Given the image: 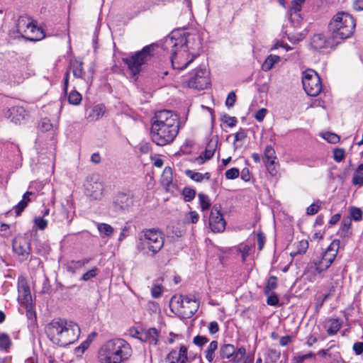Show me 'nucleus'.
<instances>
[{
  "label": "nucleus",
  "mask_w": 363,
  "mask_h": 363,
  "mask_svg": "<svg viewBox=\"0 0 363 363\" xmlns=\"http://www.w3.org/2000/svg\"><path fill=\"white\" fill-rule=\"evenodd\" d=\"M186 300L183 313L190 318L198 311L199 303L194 296H186Z\"/></svg>",
  "instance_id": "nucleus-20"
},
{
  "label": "nucleus",
  "mask_w": 363,
  "mask_h": 363,
  "mask_svg": "<svg viewBox=\"0 0 363 363\" xmlns=\"http://www.w3.org/2000/svg\"><path fill=\"white\" fill-rule=\"evenodd\" d=\"M218 347V342L217 340L211 341L208 345L207 348L203 351L205 359L209 362L212 363L216 357V352Z\"/></svg>",
  "instance_id": "nucleus-27"
},
{
  "label": "nucleus",
  "mask_w": 363,
  "mask_h": 363,
  "mask_svg": "<svg viewBox=\"0 0 363 363\" xmlns=\"http://www.w3.org/2000/svg\"><path fill=\"white\" fill-rule=\"evenodd\" d=\"M133 204V196L131 194L119 192L116 195L113 202L115 211H122L128 209Z\"/></svg>",
  "instance_id": "nucleus-15"
},
{
  "label": "nucleus",
  "mask_w": 363,
  "mask_h": 363,
  "mask_svg": "<svg viewBox=\"0 0 363 363\" xmlns=\"http://www.w3.org/2000/svg\"><path fill=\"white\" fill-rule=\"evenodd\" d=\"M166 359L169 363H180L179 354L176 350H171L167 355Z\"/></svg>",
  "instance_id": "nucleus-49"
},
{
  "label": "nucleus",
  "mask_w": 363,
  "mask_h": 363,
  "mask_svg": "<svg viewBox=\"0 0 363 363\" xmlns=\"http://www.w3.org/2000/svg\"><path fill=\"white\" fill-rule=\"evenodd\" d=\"M185 174L187 177L191 178L192 180L196 182H201L203 179V174L199 172H194L190 169H187L185 171Z\"/></svg>",
  "instance_id": "nucleus-48"
},
{
  "label": "nucleus",
  "mask_w": 363,
  "mask_h": 363,
  "mask_svg": "<svg viewBox=\"0 0 363 363\" xmlns=\"http://www.w3.org/2000/svg\"><path fill=\"white\" fill-rule=\"evenodd\" d=\"M103 184L97 174L89 176L84 184V193L92 200H100L103 195Z\"/></svg>",
  "instance_id": "nucleus-9"
},
{
  "label": "nucleus",
  "mask_w": 363,
  "mask_h": 363,
  "mask_svg": "<svg viewBox=\"0 0 363 363\" xmlns=\"http://www.w3.org/2000/svg\"><path fill=\"white\" fill-rule=\"evenodd\" d=\"M132 354L130 345L123 339L117 338L106 342L98 353L101 363H122Z\"/></svg>",
  "instance_id": "nucleus-3"
},
{
  "label": "nucleus",
  "mask_w": 363,
  "mask_h": 363,
  "mask_svg": "<svg viewBox=\"0 0 363 363\" xmlns=\"http://www.w3.org/2000/svg\"><path fill=\"white\" fill-rule=\"evenodd\" d=\"M152 49V45H146L131 56L123 58V61L133 77L136 76L142 70L143 66L150 60Z\"/></svg>",
  "instance_id": "nucleus-7"
},
{
  "label": "nucleus",
  "mask_w": 363,
  "mask_h": 363,
  "mask_svg": "<svg viewBox=\"0 0 363 363\" xmlns=\"http://www.w3.org/2000/svg\"><path fill=\"white\" fill-rule=\"evenodd\" d=\"M30 33L33 35L28 36V38L31 40H38L45 38V34L42 28L37 27L31 21L28 27V33Z\"/></svg>",
  "instance_id": "nucleus-28"
},
{
  "label": "nucleus",
  "mask_w": 363,
  "mask_h": 363,
  "mask_svg": "<svg viewBox=\"0 0 363 363\" xmlns=\"http://www.w3.org/2000/svg\"><path fill=\"white\" fill-rule=\"evenodd\" d=\"M268 296L267 303L269 306H276L279 304V298L275 294H269L267 295Z\"/></svg>",
  "instance_id": "nucleus-56"
},
{
  "label": "nucleus",
  "mask_w": 363,
  "mask_h": 363,
  "mask_svg": "<svg viewBox=\"0 0 363 363\" xmlns=\"http://www.w3.org/2000/svg\"><path fill=\"white\" fill-rule=\"evenodd\" d=\"M163 292V289L160 285H154L151 289V295L155 298H160Z\"/></svg>",
  "instance_id": "nucleus-53"
},
{
  "label": "nucleus",
  "mask_w": 363,
  "mask_h": 363,
  "mask_svg": "<svg viewBox=\"0 0 363 363\" xmlns=\"http://www.w3.org/2000/svg\"><path fill=\"white\" fill-rule=\"evenodd\" d=\"M97 229L100 234L104 236H110L113 233V227L107 223H98Z\"/></svg>",
  "instance_id": "nucleus-35"
},
{
  "label": "nucleus",
  "mask_w": 363,
  "mask_h": 363,
  "mask_svg": "<svg viewBox=\"0 0 363 363\" xmlns=\"http://www.w3.org/2000/svg\"><path fill=\"white\" fill-rule=\"evenodd\" d=\"M235 347L232 344H224L220 346L219 353L223 359H228L230 362L235 355Z\"/></svg>",
  "instance_id": "nucleus-26"
},
{
  "label": "nucleus",
  "mask_w": 363,
  "mask_h": 363,
  "mask_svg": "<svg viewBox=\"0 0 363 363\" xmlns=\"http://www.w3.org/2000/svg\"><path fill=\"white\" fill-rule=\"evenodd\" d=\"M236 95L235 92L231 91L228 94L226 101H225V105L228 107H232L235 102Z\"/></svg>",
  "instance_id": "nucleus-58"
},
{
  "label": "nucleus",
  "mask_w": 363,
  "mask_h": 363,
  "mask_svg": "<svg viewBox=\"0 0 363 363\" xmlns=\"http://www.w3.org/2000/svg\"><path fill=\"white\" fill-rule=\"evenodd\" d=\"M279 60V57L277 55H269L263 62L262 68L264 71L270 70L274 65Z\"/></svg>",
  "instance_id": "nucleus-33"
},
{
  "label": "nucleus",
  "mask_w": 363,
  "mask_h": 363,
  "mask_svg": "<svg viewBox=\"0 0 363 363\" xmlns=\"http://www.w3.org/2000/svg\"><path fill=\"white\" fill-rule=\"evenodd\" d=\"M277 278L275 276H271L267 281L264 289L265 295H269L273 290L277 287Z\"/></svg>",
  "instance_id": "nucleus-32"
},
{
  "label": "nucleus",
  "mask_w": 363,
  "mask_h": 363,
  "mask_svg": "<svg viewBox=\"0 0 363 363\" xmlns=\"http://www.w3.org/2000/svg\"><path fill=\"white\" fill-rule=\"evenodd\" d=\"M267 113V110L264 108H262L255 113V118L257 121L261 122L266 116Z\"/></svg>",
  "instance_id": "nucleus-60"
},
{
  "label": "nucleus",
  "mask_w": 363,
  "mask_h": 363,
  "mask_svg": "<svg viewBox=\"0 0 363 363\" xmlns=\"http://www.w3.org/2000/svg\"><path fill=\"white\" fill-rule=\"evenodd\" d=\"M182 195L185 201L193 200L196 196V191L189 187H185L182 191Z\"/></svg>",
  "instance_id": "nucleus-46"
},
{
  "label": "nucleus",
  "mask_w": 363,
  "mask_h": 363,
  "mask_svg": "<svg viewBox=\"0 0 363 363\" xmlns=\"http://www.w3.org/2000/svg\"><path fill=\"white\" fill-rule=\"evenodd\" d=\"M351 218L356 221H360L362 218V211L359 208L352 206L350 208Z\"/></svg>",
  "instance_id": "nucleus-38"
},
{
  "label": "nucleus",
  "mask_w": 363,
  "mask_h": 363,
  "mask_svg": "<svg viewBox=\"0 0 363 363\" xmlns=\"http://www.w3.org/2000/svg\"><path fill=\"white\" fill-rule=\"evenodd\" d=\"M257 241L258 245L259 250H262L265 243V236L262 232H259L257 234Z\"/></svg>",
  "instance_id": "nucleus-59"
},
{
  "label": "nucleus",
  "mask_w": 363,
  "mask_h": 363,
  "mask_svg": "<svg viewBox=\"0 0 363 363\" xmlns=\"http://www.w3.org/2000/svg\"><path fill=\"white\" fill-rule=\"evenodd\" d=\"M164 234L157 228L143 230L136 240V249L145 257H154L163 248Z\"/></svg>",
  "instance_id": "nucleus-4"
},
{
  "label": "nucleus",
  "mask_w": 363,
  "mask_h": 363,
  "mask_svg": "<svg viewBox=\"0 0 363 363\" xmlns=\"http://www.w3.org/2000/svg\"><path fill=\"white\" fill-rule=\"evenodd\" d=\"M208 331L211 335H214L219 331V326L216 321H212L209 323Z\"/></svg>",
  "instance_id": "nucleus-61"
},
{
  "label": "nucleus",
  "mask_w": 363,
  "mask_h": 363,
  "mask_svg": "<svg viewBox=\"0 0 363 363\" xmlns=\"http://www.w3.org/2000/svg\"><path fill=\"white\" fill-rule=\"evenodd\" d=\"M11 345L9 336L6 333L0 334V350H7Z\"/></svg>",
  "instance_id": "nucleus-40"
},
{
  "label": "nucleus",
  "mask_w": 363,
  "mask_h": 363,
  "mask_svg": "<svg viewBox=\"0 0 363 363\" xmlns=\"http://www.w3.org/2000/svg\"><path fill=\"white\" fill-rule=\"evenodd\" d=\"M18 301L21 303H28L31 299L30 287L25 277H19L18 279Z\"/></svg>",
  "instance_id": "nucleus-18"
},
{
  "label": "nucleus",
  "mask_w": 363,
  "mask_h": 363,
  "mask_svg": "<svg viewBox=\"0 0 363 363\" xmlns=\"http://www.w3.org/2000/svg\"><path fill=\"white\" fill-rule=\"evenodd\" d=\"M160 331L155 328H150L141 333L138 337L140 341L156 346L159 342Z\"/></svg>",
  "instance_id": "nucleus-19"
},
{
  "label": "nucleus",
  "mask_w": 363,
  "mask_h": 363,
  "mask_svg": "<svg viewBox=\"0 0 363 363\" xmlns=\"http://www.w3.org/2000/svg\"><path fill=\"white\" fill-rule=\"evenodd\" d=\"M65 319L55 318L48 323L45 328V333L50 340L60 346L61 335L63 331Z\"/></svg>",
  "instance_id": "nucleus-12"
},
{
  "label": "nucleus",
  "mask_w": 363,
  "mask_h": 363,
  "mask_svg": "<svg viewBox=\"0 0 363 363\" xmlns=\"http://www.w3.org/2000/svg\"><path fill=\"white\" fill-rule=\"evenodd\" d=\"M315 358V354L310 352L307 354L297 353L293 358L294 363H303L304 361L308 359H313Z\"/></svg>",
  "instance_id": "nucleus-34"
},
{
  "label": "nucleus",
  "mask_w": 363,
  "mask_h": 363,
  "mask_svg": "<svg viewBox=\"0 0 363 363\" xmlns=\"http://www.w3.org/2000/svg\"><path fill=\"white\" fill-rule=\"evenodd\" d=\"M264 163L265 162H274L277 157L275 156V151L271 145H267L264 150Z\"/></svg>",
  "instance_id": "nucleus-36"
},
{
  "label": "nucleus",
  "mask_w": 363,
  "mask_h": 363,
  "mask_svg": "<svg viewBox=\"0 0 363 363\" xmlns=\"http://www.w3.org/2000/svg\"><path fill=\"white\" fill-rule=\"evenodd\" d=\"M340 241L334 240L320 257L310 262L306 269V279L314 282L318 275L326 271L335 260L340 248Z\"/></svg>",
  "instance_id": "nucleus-5"
},
{
  "label": "nucleus",
  "mask_w": 363,
  "mask_h": 363,
  "mask_svg": "<svg viewBox=\"0 0 363 363\" xmlns=\"http://www.w3.org/2000/svg\"><path fill=\"white\" fill-rule=\"evenodd\" d=\"M208 342V338L205 336L196 335L193 339V343L199 347H202Z\"/></svg>",
  "instance_id": "nucleus-52"
},
{
  "label": "nucleus",
  "mask_w": 363,
  "mask_h": 363,
  "mask_svg": "<svg viewBox=\"0 0 363 363\" xmlns=\"http://www.w3.org/2000/svg\"><path fill=\"white\" fill-rule=\"evenodd\" d=\"M4 116L15 124H20L28 116V111L22 106L15 105L3 111Z\"/></svg>",
  "instance_id": "nucleus-13"
},
{
  "label": "nucleus",
  "mask_w": 363,
  "mask_h": 363,
  "mask_svg": "<svg viewBox=\"0 0 363 363\" xmlns=\"http://www.w3.org/2000/svg\"><path fill=\"white\" fill-rule=\"evenodd\" d=\"M325 328L330 335H333L340 329L342 321L338 318H329L325 323Z\"/></svg>",
  "instance_id": "nucleus-25"
},
{
  "label": "nucleus",
  "mask_w": 363,
  "mask_h": 363,
  "mask_svg": "<svg viewBox=\"0 0 363 363\" xmlns=\"http://www.w3.org/2000/svg\"><path fill=\"white\" fill-rule=\"evenodd\" d=\"M225 221L218 207L214 206L209 217V227L214 233H221L225 228Z\"/></svg>",
  "instance_id": "nucleus-14"
},
{
  "label": "nucleus",
  "mask_w": 363,
  "mask_h": 363,
  "mask_svg": "<svg viewBox=\"0 0 363 363\" xmlns=\"http://www.w3.org/2000/svg\"><path fill=\"white\" fill-rule=\"evenodd\" d=\"M352 349L357 355L363 352V342H357L353 345Z\"/></svg>",
  "instance_id": "nucleus-62"
},
{
  "label": "nucleus",
  "mask_w": 363,
  "mask_h": 363,
  "mask_svg": "<svg viewBox=\"0 0 363 363\" xmlns=\"http://www.w3.org/2000/svg\"><path fill=\"white\" fill-rule=\"evenodd\" d=\"M13 250L21 259H26L30 252V242L23 237H16L13 240Z\"/></svg>",
  "instance_id": "nucleus-16"
},
{
  "label": "nucleus",
  "mask_w": 363,
  "mask_h": 363,
  "mask_svg": "<svg viewBox=\"0 0 363 363\" xmlns=\"http://www.w3.org/2000/svg\"><path fill=\"white\" fill-rule=\"evenodd\" d=\"M304 0H293L291 2V6L289 9L290 20L292 22L298 21L301 18L300 12L302 8V3Z\"/></svg>",
  "instance_id": "nucleus-23"
},
{
  "label": "nucleus",
  "mask_w": 363,
  "mask_h": 363,
  "mask_svg": "<svg viewBox=\"0 0 363 363\" xmlns=\"http://www.w3.org/2000/svg\"><path fill=\"white\" fill-rule=\"evenodd\" d=\"M34 222L40 230H44L48 225V221L41 217L35 218Z\"/></svg>",
  "instance_id": "nucleus-57"
},
{
  "label": "nucleus",
  "mask_w": 363,
  "mask_h": 363,
  "mask_svg": "<svg viewBox=\"0 0 363 363\" xmlns=\"http://www.w3.org/2000/svg\"><path fill=\"white\" fill-rule=\"evenodd\" d=\"M186 296L182 295H174L171 298V303L177 304V307L183 308L186 303Z\"/></svg>",
  "instance_id": "nucleus-47"
},
{
  "label": "nucleus",
  "mask_w": 363,
  "mask_h": 363,
  "mask_svg": "<svg viewBox=\"0 0 363 363\" xmlns=\"http://www.w3.org/2000/svg\"><path fill=\"white\" fill-rule=\"evenodd\" d=\"M239 169L235 167L228 169L225 173V176L228 179H235L239 177Z\"/></svg>",
  "instance_id": "nucleus-50"
},
{
  "label": "nucleus",
  "mask_w": 363,
  "mask_h": 363,
  "mask_svg": "<svg viewBox=\"0 0 363 363\" xmlns=\"http://www.w3.org/2000/svg\"><path fill=\"white\" fill-rule=\"evenodd\" d=\"M202 211L208 210L211 206V202L208 196L204 194L200 193L198 195Z\"/></svg>",
  "instance_id": "nucleus-37"
},
{
  "label": "nucleus",
  "mask_w": 363,
  "mask_h": 363,
  "mask_svg": "<svg viewBox=\"0 0 363 363\" xmlns=\"http://www.w3.org/2000/svg\"><path fill=\"white\" fill-rule=\"evenodd\" d=\"M91 340H86L84 341L79 347L76 348L77 352L84 353V351L89 347Z\"/></svg>",
  "instance_id": "nucleus-64"
},
{
  "label": "nucleus",
  "mask_w": 363,
  "mask_h": 363,
  "mask_svg": "<svg viewBox=\"0 0 363 363\" xmlns=\"http://www.w3.org/2000/svg\"><path fill=\"white\" fill-rule=\"evenodd\" d=\"M323 138L328 140L330 143H336L340 140V138L337 135L333 133H326Z\"/></svg>",
  "instance_id": "nucleus-55"
},
{
  "label": "nucleus",
  "mask_w": 363,
  "mask_h": 363,
  "mask_svg": "<svg viewBox=\"0 0 363 363\" xmlns=\"http://www.w3.org/2000/svg\"><path fill=\"white\" fill-rule=\"evenodd\" d=\"M217 143V140H211L207 144L205 151L201 153L199 157L203 159V157L205 160L211 159L216 150Z\"/></svg>",
  "instance_id": "nucleus-29"
},
{
  "label": "nucleus",
  "mask_w": 363,
  "mask_h": 363,
  "mask_svg": "<svg viewBox=\"0 0 363 363\" xmlns=\"http://www.w3.org/2000/svg\"><path fill=\"white\" fill-rule=\"evenodd\" d=\"M247 137V134L245 131L242 129H240L238 132L235 134V140L234 145L236 142L244 140Z\"/></svg>",
  "instance_id": "nucleus-63"
},
{
  "label": "nucleus",
  "mask_w": 363,
  "mask_h": 363,
  "mask_svg": "<svg viewBox=\"0 0 363 363\" xmlns=\"http://www.w3.org/2000/svg\"><path fill=\"white\" fill-rule=\"evenodd\" d=\"M33 194L32 191H26L23 194L22 200L14 206L15 213L17 216L21 214L28 204L32 201L31 196H33Z\"/></svg>",
  "instance_id": "nucleus-24"
},
{
  "label": "nucleus",
  "mask_w": 363,
  "mask_h": 363,
  "mask_svg": "<svg viewBox=\"0 0 363 363\" xmlns=\"http://www.w3.org/2000/svg\"><path fill=\"white\" fill-rule=\"evenodd\" d=\"M69 69L72 70L74 77L80 78L84 80L86 87L89 88L92 82V77H86L83 70V63L77 60L70 62Z\"/></svg>",
  "instance_id": "nucleus-17"
},
{
  "label": "nucleus",
  "mask_w": 363,
  "mask_h": 363,
  "mask_svg": "<svg viewBox=\"0 0 363 363\" xmlns=\"http://www.w3.org/2000/svg\"><path fill=\"white\" fill-rule=\"evenodd\" d=\"M106 108L103 104H97L93 106L87 112L86 118L89 121H96L101 118L105 113Z\"/></svg>",
  "instance_id": "nucleus-22"
},
{
  "label": "nucleus",
  "mask_w": 363,
  "mask_h": 363,
  "mask_svg": "<svg viewBox=\"0 0 363 363\" xmlns=\"http://www.w3.org/2000/svg\"><path fill=\"white\" fill-rule=\"evenodd\" d=\"M333 158L337 162H341L345 158V150L343 149H335Z\"/></svg>",
  "instance_id": "nucleus-54"
},
{
  "label": "nucleus",
  "mask_w": 363,
  "mask_h": 363,
  "mask_svg": "<svg viewBox=\"0 0 363 363\" xmlns=\"http://www.w3.org/2000/svg\"><path fill=\"white\" fill-rule=\"evenodd\" d=\"M321 203L320 200H317L315 202L313 203L306 208V214L308 216L316 214L320 208Z\"/></svg>",
  "instance_id": "nucleus-43"
},
{
  "label": "nucleus",
  "mask_w": 363,
  "mask_h": 363,
  "mask_svg": "<svg viewBox=\"0 0 363 363\" xmlns=\"http://www.w3.org/2000/svg\"><path fill=\"white\" fill-rule=\"evenodd\" d=\"M99 273V269L96 267H94L90 270L87 271L81 277V279L87 281L89 279L96 277Z\"/></svg>",
  "instance_id": "nucleus-44"
},
{
  "label": "nucleus",
  "mask_w": 363,
  "mask_h": 363,
  "mask_svg": "<svg viewBox=\"0 0 363 363\" xmlns=\"http://www.w3.org/2000/svg\"><path fill=\"white\" fill-rule=\"evenodd\" d=\"M82 99V95L77 91H72L68 96L69 103L73 105L79 104Z\"/></svg>",
  "instance_id": "nucleus-41"
},
{
  "label": "nucleus",
  "mask_w": 363,
  "mask_h": 363,
  "mask_svg": "<svg viewBox=\"0 0 363 363\" xmlns=\"http://www.w3.org/2000/svg\"><path fill=\"white\" fill-rule=\"evenodd\" d=\"M329 30L333 39L338 44L340 40L350 38L354 33L355 23L353 18L345 12H339L330 21Z\"/></svg>",
  "instance_id": "nucleus-6"
},
{
  "label": "nucleus",
  "mask_w": 363,
  "mask_h": 363,
  "mask_svg": "<svg viewBox=\"0 0 363 363\" xmlns=\"http://www.w3.org/2000/svg\"><path fill=\"white\" fill-rule=\"evenodd\" d=\"M302 84L306 93L311 96H318L322 90L320 79L313 69H308L303 72Z\"/></svg>",
  "instance_id": "nucleus-8"
},
{
  "label": "nucleus",
  "mask_w": 363,
  "mask_h": 363,
  "mask_svg": "<svg viewBox=\"0 0 363 363\" xmlns=\"http://www.w3.org/2000/svg\"><path fill=\"white\" fill-rule=\"evenodd\" d=\"M209 75L210 73L206 68H199L189 79L187 85L192 89L203 90L210 84Z\"/></svg>",
  "instance_id": "nucleus-11"
},
{
  "label": "nucleus",
  "mask_w": 363,
  "mask_h": 363,
  "mask_svg": "<svg viewBox=\"0 0 363 363\" xmlns=\"http://www.w3.org/2000/svg\"><path fill=\"white\" fill-rule=\"evenodd\" d=\"M310 45L313 50H318L326 48L330 44L323 34L317 33L311 38Z\"/></svg>",
  "instance_id": "nucleus-21"
},
{
  "label": "nucleus",
  "mask_w": 363,
  "mask_h": 363,
  "mask_svg": "<svg viewBox=\"0 0 363 363\" xmlns=\"http://www.w3.org/2000/svg\"><path fill=\"white\" fill-rule=\"evenodd\" d=\"M246 354V349L245 347L242 346L239 347L237 350H235V355L233 359H230V362L233 363H238L241 361V359L245 357Z\"/></svg>",
  "instance_id": "nucleus-39"
},
{
  "label": "nucleus",
  "mask_w": 363,
  "mask_h": 363,
  "mask_svg": "<svg viewBox=\"0 0 363 363\" xmlns=\"http://www.w3.org/2000/svg\"><path fill=\"white\" fill-rule=\"evenodd\" d=\"M194 39L195 36L182 30H174L164 39L162 48L171 52L173 69L182 70L194 61L196 55L192 51L201 48L200 43H197L196 47L189 45L190 40Z\"/></svg>",
  "instance_id": "nucleus-1"
},
{
  "label": "nucleus",
  "mask_w": 363,
  "mask_h": 363,
  "mask_svg": "<svg viewBox=\"0 0 363 363\" xmlns=\"http://www.w3.org/2000/svg\"><path fill=\"white\" fill-rule=\"evenodd\" d=\"M82 268L79 260H72L67 264L66 269L70 273H75L77 270Z\"/></svg>",
  "instance_id": "nucleus-42"
},
{
  "label": "nucleus",
  "mask_w": 363,
  "mask_h": 363,
  "mask_svg": "<svg viewBox=\"0 0 363 363\" xmlns=\"http://www.w3.org/2000/svg\"><path fill=\"white\" fill-rule=\"evenodd\" d=\"M172 182V171L169 167L164 168L161 177V183L165 186L168 187Z\"/></svg>",
  "instance_id": "nucleus-31"
},
{
  "label": "nucleus",
  "mask_w": 363,
  "mask_h": 363,
  "mask_svg": "<svg viewBox=\"0 0 363 363\" xmlns=\"http://www.w3.org/2000/svg\"><path fill=\"white\" fill-rule=\"evenodd\" d=\"M31 21L26 17H20L16 23L17 30L20 33H28V27Z\"/></svg>",
  "instance_id": "nucleus-30"
},
{
  "label": "nucleus",
  "mask_w": 363,
  "mask_h": 363,
  "mask_svg": "<svg viewBox=\"0 0 363 363\" xmlns=\"http://www.w3.org/2000/svg\"><path fill=\"white\" fill-rule=\"evenodd\" d=\"M79 335L80 328L79 325L73 321L65 319L60 346L66 347L74 343L79 339Z\"/></svg>",
  "instance_id": "nucleus-10"
},
{
  "label": "nucleus",
  "mask_w": 363,
  "mask_h": 363,
  "mask_svg": "<svg viewBox=\"0 0 363 363\" xmlns=\"http://www.w3.org/2000/svg\"><path fill=\"white\" fill-rule=\"evenodd\" d=\"M39 126L40 129L43 132L50 131L52 128V125L50 123V121L48 118L43 119Z\"/></svg>",
  "instance_id": "nucleus-51"
},
{
  "label": "nucleus",
  "mask_w": 363,
  "mask_h": 363,
  "mask_svg": "<svg viewBox=\"0 0 363 363\" xmlns=\"http://www.w3.org/2000/svg\"><path fill=\"white\" fill-rule=\"evenodd\" d=\"M179 130L178 116L169 110L157 111L151 121V138L157 145L173 142Z\"/></svg>",
  "instance_id": "nucleus-2"
},
{
  "label": "nucleus",
  "mask_w": 363,
  "mask_h": 363,
  "mask_svg": "<svg viewBox=\"0 0 363 363\" xmlns=\"http://www.w3.org/2000/svg\"><path fill=\"white\" fill-rule=\"evenodd\" d=\"M180 363H186L188 361V349L184 345H181L178 352Z\"/></svg>",
  "instance_id": "nucleus-45"
}]
</instances>
